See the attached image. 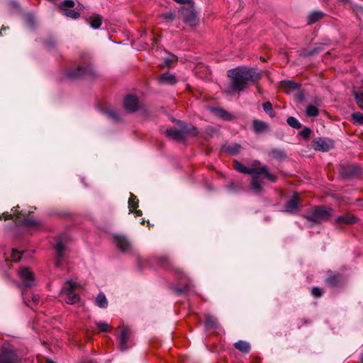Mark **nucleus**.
I'll return each mask as SVG.
<instances>
[{
    "label": "nucleus",
    "mask_w": 363,
    "mask_h": 363,
    "mask_svg": "<svg viewBox=\"0 0 363 363\" xmlns=\"http://www.w3.org/2000/svg\"><path fill=\"white\" fill-rule=\"evenodd\" d=\"M234 168L239 172L248 174L249 167H245L238 161L234 162Z\"/></svg>",
    "instance_id": "nucleus-42"
},
{
    "label": "nucleus",
    "mask_w": 363,
    "mask_h": 363,
    "mask_svg": "<svg viewBox=\"0 0 363 363\" xmlns=\"http://www.w3.org/2000/svg\"><path fill=\"white\" fill-rule=\"evenodd\" d=\"M239 188V185L235 184V182H231L229 185H228V189L231 191H235Z\"/></svg>",
    "instance_id": "nucleus-56"
},
{
    "label": "nucleus",
    "mask_w": 363,
    "mask_h": 363,
    "mask_svg": "<svg viewBox=\"0 0 363 363\" xmlns=\"http://www.w3.org/2000/svg\"><path fill=\"white\" fill-rule=\"evenodd\" d=\"M234 347L236 350L245 354L249 353L251 349L250 343L243 340L235 342Z\"/></svg>",
    "instance_id": "nucleus-31"
},
{
    "label": "nucleus",
    "mask_w": 363,
    "mask_h": 363,
    "mask_svg": "<svg viewBox=\"0 0 363 363\" xmlns=\"http://www.w3.org/2000/svg\"><path fill=\"white\" fill-rule=\"evenodd\" d=\"M55 249L56 250L55 265L57 267H60L62 266L64 260L65 245L61 240L58 239L55 246Z\"/></svg>",
    "instance_id": "nucleus-18"
},
{
    "label": "nucleus",
    "mask_w": 363,
    "mask_h": 363,
    "mask_svg": "<svg viewBox=\"0 0 363 363\" xmlns=\"http://www.w3.org/2000/svg\"><path fill=\"white\" fill-rule=\"evenodd\" d=\"M340 1L344 3V4H347L349 2V0H339Z\"/></svg>",
    "instance_id": "nucleus-61"
},
{
    "label": "nucleus",
    "mask_w": 363,
    "mask_h": 363,
    "mask_svg": "<svg viewBox=\"0 0 363 363\" xmlns=\"http://www.w3.org/2000/svg\"><path fill=\"white\" fill-rule=\"evenodd\" d=\"M262 108L271 118H274L276 116V113L274 111L272 104L270 101L264 102L262 104Z\"/></svg>",
    "instance_id": "nucleus-37"
},
{
    "label": "nucleus",
    "mask_w": 363,
    "mask_h": 363,
    "mask_svg": "<svg viewBox=\"0 0 363 363\" xmlns=\"http://www.w3.org/2000/svg\"><path fill=\"white\" fill-rule=\"evenodd\" d=\"M354 96L359 108L363 110V91L354 92Z\"/></svg>",
    "instance_id": "nucleus-44"
},
{
    "label": "nucleus",
    "mask_w": 363,
    "mask_h": 363,
    "mask_svg": "<svg viewBox=\"0 0 363 363\" xmlns=\"http://www.w3.org/2000/svg\"><path fill=\"white\" fill-rule=\"evenodd\" d=\"M75 2L73 0H64L60 5V9L66 16L77 19L80 16V13L73 9Z\"/></svg>",
    "instance_id": "nucleus-12"
},
{
    "label": "nucleus",
    "mask_w": 363,
    "mask_h": 363,
    "mask_svg": "<svg viewBox=\"0 0 363 363\" xmlns=\"http://www.w3.org/2000/svg\"><path fill=\"white\" fill-rule=\"evenodd\" d=\"M43 44L48 50H50L57 47V41L54 36L51 35L43 41Z\"/></svg>",
    "instance_id": "nucleus-34"
},
{
    "label": "nucleus",
    "mask_w": 363,
    "mask_h": 363,
    "mask_svg": "<svg viewBox=\"0 0 363 363\" xmlns=\"http://www.w3.org/2000/svg\"><path fill=\"white\" fill-rule=\"evenodd\" d=\"M100 76L99 72L90 62L69 67L65 70V77L70 80L94 79Z\"/></svg>",
    "instance_id": "nucleus-2"
},
{
    "label": "nucleus",
    "mask_w": 363,
    "mask_h": 363,
    "mask_svg": "<svg viewBox=\"0 0 363 363\" xmlns=\"http://www.w3.org/2000/svg\"><path fill=\"white\" fill-rule=\"evenodd\" d=\"M204 326L206 330H215L218 326V321L213 316L206 315L205 316Z\"/></svg>",
    "instance_id": "nucleus-30"
},
{
    "label": "nucleus",
    "mask_w": 363,
    "mask_h": 363,
    "mask_svg": "<svg viewBox=\"0 0 363 363\" xmlns=\"http://www.w3.org/2000/svg\"><path fill=\"white\" fill-rule=\"evenodd\" d=\"M166 136L169 139L178 141H183L186 139V136L182 130L169 128L166 130Z\"/></svg>",
    "instance_id": "nucleus-23"
},
{
    "label": "nucleus",
    "mask_w": 363,
    "mask_h": 363,
    "mask_svg": "<svg viewBox=\"0 0 363 363\" xmlns=\"http://www.w3.org/2000/svg\"><path fill=\"white\" fill-rule=\"evenodd\" d=\"M252 130L255 134H262L267 133L270 129V125L267 122L255 119L252 123Z\"/></svg>",
    "instance_id": "nucleus-19"
},
{
    "label": "nucleus",
    "mask_w": 363,
    "mask_h": 363,
    "mask_svg": "<svg viewBox=\"0 0 363 363\" xmlns=\"http://www.w3.org/2000/svg\"><path fill=\"white\" fill-rule=\"evenodd\" d=\"M306 113L309 117H316L319 114V110L313 105H308L306 108Z\"/></svg>",
    "instance_id": "nucleus-39"
},
{
    "label": "nucleus",
    "mask_w": 363,
    "mask_h": 363,
    "mask_svg": "<svg viewBox=\"0 0 363 363\" xmlns=\"http://www.w3.org/2000/svg\"><path fill=\"white\" fill-rule=\"evenodd\" d=\"M321 50L320 47H315L310 50H303L301 51V56L303 57H308L317 55Z\"/></svg>",
    "instance_id": "nucleus-38"
},
{
    "label": "nucleus",
    "mask_w": 363,
    "mask_h": 363,
    "mask_svg": "<svg viewBox=\"0 0 363 363\" xmlns=\"http://www.w3.org/2000/svg\"><path fill=\"white\" fill-rule=\"evenodd\" d=\"M173 1L176 3L181 4H187V6L192 5L194 4L192 0H173Z\"/></svg>",
    "instance_id": "nucleus-55"
},
{
    "label": "nucleus",
    "mask_w": 363,
    "mask_h": 363,
    "mask_svg": "<svg viewBox=\"0 0 363 363\" xmlns=\"http://www.w3.org/2000/svg\"><path fill=\"white\" fill-rule=\"evenodd\" d=\"M96 325L101 332H108L111 329V327L105 322H96Z\"/></svg>",
    "instance_id": "nucleus-47"
},
{
    "label": "nucleus",
    "mask_w": 363,
    "mask_h": 363,
    "mask_svg": "<svg viewBox=\"0 0 363 363\" xmlns=\"http://www.w3.org/2000/svg\"><path fill=\"white\" fill-rule=\"evenodd\" d=\"M248 174L252 175V178H253V177H259V175H264L265 178L272 182H276L277 180V177L270 173L266 165L249 168Z\"/></svg>",
    "instance_id": "nucleus-13"
},
{
    "label": "nucleus",
    "mask_w": 363,
    "mask_h": 363,
    "mask_svg": "<svg viewBox=\"0 0 363 363\" xmlns=\"http://www.w3.org/2000/svg\"><path fill=\"white\" fill-rule=\"evenodd\" d=\"M26 22L30 26H35V20L32 15L28 14L26 16Z\"/></svg>",
    "instance_id": "nucleus-54"
},
{
    "label": "nucleus",
    "mask_w": 363,
    "mask_h": 363,
    "mask_svg": "<svg viewBox=\"0 0 363 363\" xmlns=\"http://www.w3.org/2000/svg\"><path fill=\"white\" fill-rule=\"evenodd\" d=\"M250 188L256 194H260L262 191V186L258 177H253L250 183Z\"/></svg>",
    "instance_id": "nucleus-32"
},
{
    "label": "nucleus",
    "mask_w": 363,
    "mask_h": 363,
    "mask_svg": "<svg viewBox=\"0 0 363 363\" xmlns=\"http://www.w3.org/2000/svg\"><path fill=\"white\" fill-rule=\"evenodd\" d=\"M154 262L161 268H163L177 275L185 276L184 270L181 267L177 266L168 257H156L154 258Z\"/></svg>",
    "instance_id": "nucleus-8"
},
{
    "label": "nucleus",
    "mask_w": 363,
    "mask_h": 363,
    "mask_svg": "<svg viewBox=\"0 0 363 363\" xmlns=\"http://www.w3.org/2000/svg\"><path fill=\"white\" fill-rule=\"evenodd\" d=\"M18 276L22 281L21 284H17L19 288H31L35 286V276L28 267H21Z\"/></svg>",
    "instance_id": "nucleus-10"
},
{
    "label": "nucleus",
    "mask_w": 363,
    "mask_h": 363,
    "mask_svg": "<svg viewBox=\"0 0 363 363\" xmlns=\"http://www.w3.org/2000/svg\"><path fill=\"white\" fill-rule=\"evenodd\" d=\"M87 22L90 24L94 29H98L101 27L103 21V17L97 13L92 14L89 18Z\"/></svg>",
    "instance_id": "nucleus-29"
},
{
    "label": "nucleus",
    "mask_w": 363,
    "mask_h": 363,
    "mask_svg": "<svg viewBox=\"0 0 363 363\" xmlns=\"http://www.w3.org/2000/svg\"><path fill=\"white\" fill-rule=\"evenodd\" d=\"M14 215L16 216V219H17V220H18L21 218V214L18 213L17 209H15L13 214L9 213H4L1 216H0V219L2 217H4L5 220L13 219Z\"/></svg>",
    "instance_id": "nucleus-46"
},
{
    "label": "nucleus",
    "mask_w": 363,
    "mask_h": 363,
    "mask_svg": "<svg viewBox=\"0 0 363 363\" xmlns=\"http://www.w3.org/2000/svg\"><path fill=\"white\" fill-rule=\"evenodd\" d=\"M177 61V57L175 55H172L170 57H167L164 59V64L167 67H171L173 62Z\"/></svg>",
    "instance_id": "nucleus-51"
},
{
    "label": "nucleus",
    "mask_w": 363,
    "mask_h": 363,
    "mask_svg": "<svg viewBox=\"0 0 363 363\" xmlns=\"http://www.w3.org/2000/svg\"><path fill=\"white\" fill-rule=\"evenodd\" d=\"M133 333L127 326H123L120 335L118 336V346L121 351H125L131 347L133 342Z\"/></svg>",
    "instance_id": "nucleus-9"
},
{
    "label": "nucleus",
    "mask_w": 363,
    "mask_h": 363,
    "mask_svg": "<svg viewBox=\"0 0 363 363\" xmlns=\"http://www.w3.org/2000/svg\"><path fill=\"white\" fill-rule=\"evenodd\" d=\"M241 149V145L237 143L231 145H223L221 147L222 151L226 152L227 154L231 156H235L238 155Z\"/></svg>",
    "instance_id": "nucleus-24"
},
{
    "label": "nucleus",
    "mask_w": 363,
    "mask_h": 363,
    "mask_svg": "<svg viewBox=\"0 0 363 363\" xmlns=\"http://www.w3.org/2000/svg\"><path fill=\"white\" fill-rule=\"evenodd\" d=\"M160 16L165 22H172L176 18V13L169 11V12H167V13L161 14Z\"/></svg>",
    "instance_id": "nucleus-43"
},
{
    "label": "nucleus",
    "mask_w": 363,
    "mask_h": 363,
    "mask_svg": "<svg viewBox=\"0 0 363 363\" xmlns=\"http://www.w3.org/2000/svg\"><path fill=\"white\" fill-rule=\"evenodd\" d=\"M334 146V141L327 138H317L313 141V148L318 151L328 152Z\"/></svg>",
    "instance_id": "nucleus-15"
},
{
    "label": "nucleus",
    "mask_w": 363,
    "mask_h": 363,
    "mask_svg": "<svg viewBox=\"0 0 363 363\" xmlns=\"http://www.w3.org/2000/svg\"><path fill=\"white\" fill-rule=\"evenodd\" d=\"M295 99L297 102H302L305 99V95L302 91H298L295 94Z\"/></svg>",
    "instance_id": "nucleus-52"
},
{
    "label": "nucleus",
    "mask_w": 363,
    "mask_h": 363,
    "mask_svg": "<svg viewBox=\"0 0 363 363\" xmlns=\"http://www.w3.org/2000/svg\"><path fill=\"white\" fill-rule=\"evenodd\" d=\"M359 220V219L357 216L350 213H347L336 217L333 221V225H335L337 228L342 229L345 225L355 224L358 223Z\"/></svg>",
    "instance_id": "nucleus-11"
},
{
    "label": "nucleus",
    "mask_w": 363,
    "mask_h": 363,
    "mask_svg": "<svg viewBox=\"0 0 363 363\" xmlns=\"http://www.w3.org/2000/svg\"><path fill=\"white\" fill-rule=\"evenodd\" d=\"M181 278H185L186 281L183 286H174L173 291L177 295L186 294L194 286L191 280L186 276L179 275Z\"/></svg>",
    "instance_id": "nucleus-20"
},
{
    "label": "nucleus",
    "mask_w": 363,
    "mask_h": 363,
    "mask_svg": "<svg viewBox=\"0 0 363 363\" xmlns=\"http://www.w3.org/2000/svg\"><path fill=\"white\" fill-rule=\"evenodd\" d=\"M312 133V130L311 128L308 127H305L300 133L299 135L306 140H308L310 138V136Z\"/></svg>",
    "instance_id": "nucleus-48"
},
{
    "label": "nucleus",
    "mask_w": 363,
    "mask_h": 363,
    "mask_svg": "<svg viewBox=\"0 0 363 363\" xmlns=\"http://www.w3.org/2000/svg\"><path fill=\"white\" fill-rule=\"evenodd\" d=\"M299 196L295 192L292 197L286 203V211L292 213L298 208Z\"/></svg>",
    "instance_id": "nucleus-22"
},
{
    "label": "nucleus",
    "mask_w": 363,
    "mask_h": 363,
    "mask_svg": "<svg viewBox=\"0 0 363 363\" xmlns=\"http://www.w3.org/2000/svg\"><path fill=\"white\" fill-rule=\"evenodd\" d=\"M325 16V13L321 11H313L307 16V24L312 25L320 20Z\"/></svg>",
    "instance_id": "nucleus-28"
},
{
    "label": "nucleus",
    "mask_w": 363,
    "mask_h": 363,
    "mask_svg": "<svg viewBox=\"0 0 363 363\" xmlns=\"http://www.w3.org/2000/svg\"><path fill=\"white\" fill-rule=\"evenodd\" d=\"M77 288V284L72 281L68 280L65 282V285L61 289V296H65L64 301L67 304H74L80 301V297L78 294H74V291Z\"/></svg>",
    "instance_id": "nucleus-6"
},
{
    "label": "nucleus",
    "mask_w": 363,
    "mask_h": 363,
    "mask_svg": "<svg viewBox=\"0 0 363 363\" xmlns=\"http://www.w3.org/2000/svg\"><path fill=\"white\" fill-rule=\"evenodd\" d=\"M287 124L293 128L300 129L301 128V123L294 116H289L286 119Z\"/></svg>",
    "instance_id": "nucleus-40"
},
{
    "label": "nucleus",
    "mask_w": 363,
    "mask_h": 363,
    "mask_svg": "<svg viewBox=\"0 0 363 363\" xmlns=\"http://www.w3.org/2000/svg\"><path fill=\"white\" fill-rule=\"evenodd\" d=\"M311 294L315 298H320L323 294V290L319 286H313L311 289Z\"/></svg>",
    "instance_id": "nucleus-49"
},
{
    "label": "nucleus",
    "mask_w": 363,
    "mask_h": 363,
    "mask_svg": "<svg viewBox=\"0 0 363 363\" xmlns=\"http://www.w3.org/2000/svg\"><path fill=\"white\" fill-rule=\"evenodd\" d=\"M11 257H12L13 261L15 262L20 261L21 257L20 252L17 250H13Z\"/></svg>",
    "instance_id": "nucleus-53"
},
{
    "label": "nucleus",
    "mask_w": 363,
    "mask_h": 363,
    "mask_svg": "<svg viewBox=\"0 0 363 363\" xmlns=\"http://www.w3.org/2000/svg\"><path fill=\"white\" fill-rule=\"evenodd\" d=\"M96 305L102 308H105L108 306V301L106 296L103 293H100L96 299Z\"/></svg>",
    "instance_id": "nucleus-36"
},
{
    "label": "nucleus",
    "mask_w": 363,
    "mask_h": 363,
    "mask_svg": "<svg viewBox=\"0 0 363 363\" xmlns=\"http://www.w3.org/2000/svg\"><path fill=\"white\" fill-rule=\"evenodd\" d=\"M339 172L342 178L350 179L360 177L363 174V169L356 163L342 164Z\"/></svg>",
    "instance_id": "nucleus-5"
},
{
    "label": "nucleus",
    "mask_w": 363,
    "mask_h": 363,
    "mask_svg": "<svg viewBox=\"0 0 363 363\" xmlns=\"http://www.w3.org/2000/svg\"><path fill=\"white\" fill-rule=\"evenodd\" d=\"M216 114L220 118H222L227 121H230L233 118V116L230 113L226 111L223 108H217L216 110Z\"/></svg>",
    "instance_id": "nucleus-33"
},
{
    "label": "nucleus",
    "mask_w": 363,
    "mask_h": 363,
    "mask_svg": "<svg viewBox=\"0 0 363 363\" xmlns=\"http://www.w3.org/2000/svg\"><path fill=\"white\" fill-rule=\"evenodd\" d=\"M285 84H286V86L290 90H296L299 88V86L296 83H295L292 81L285 82Z\"/></svg>",
    "instance_id": "nucleus-50"
},
{
    "label": "nucleus",
    "mask_w": 363,
    "mask_h": 363,
    "mask_svg": "<svg viewBox=\"0 0 363 363\" xmlns=\"http://www.w3.org/2000/svg\"><path fill=\"white\" fill-rule=\"evenodd\" d=\"M15 223L16 225H23L26 227L40 228L41 226V223L39 221L30 218L21 219L20 218L18 220L16 219Z\"/></svg>",
    "instance_id": "nucleus-26"
},
{
    "label": "nucleus",
    "mask_w": 363,
    "mask_h": 363,
    "mask_svg": "<svg viewBox=\"0 0 363 363\" xmlns=\"http://www.w3.org/2000/svg\"><path fill=\"white\" fill-rule=\"evenodd\" d=\"M23 301H24L25 304L28 306V303L24 297H23Z\"/></svg>",
    "instance_id": "nucleus-62"
},
{
    "label": "nucleus",
    "mask_w": 363,
    "mask_h": 363,
    "mask_svg": "<svg viewBox=\"0 0 363 363\" xmlns=\"http://www.w3.org/2000/svg\"><path fill=\"white\" fill-rule=\"evenodd\" d=\"M22 356L13 347H3L0 350V363H21Z\"/></svg>",
    "instance_id": "nucleus-7"
},
{
    "label": "nucleus",
    "mask_w": 363,
    "mask_h": 363,
    "mask_svg": "<svg viewBox=\"0 0 363 363\" xmlns=\"http://www.w3.org/2000/svg\"><path fill=\"white\" fill-rule=\"evenodd\" d=\"M138 199L135 195L130 193V198L128 200V208L130 212H133L134 209H136L138 207Z\"/></svg>",
    "instance_id": "nucleus-35"
},
{
    "label": "nucleus",
    "mask_w": 363,
    "mask_h": 363,
    "mask_svg": "<svg viewBox=\"0 0 363 363\" xmlns=\"http://www.w3.org/2000/svg\"><path fill=\"white\" fill-rule=\"evenodd\" d=\"M352 118L354 123L363 125V114L360 112H354L352 114Z\"/></svg>",
    "instance_id": "nucleus-45"
},
{
    "label": "nucleus",
    "mask_w": 363,
    "mask_h": 363,
    "mask_svg": "<svg viewBox=\"0 0 363 363\" xmlns=\"http://www.w3.org/2000/svg\"><path fill=\"white\" fill-rule=\"evenodd\" d=\"M158 82L161 84L174 85L177 80L174 74L164 73L159 77Z\"/></svg>",
    "instance_id": "nucleus-25"
},
{
    "label": "nucleus",
    "mask_w": 363,
    "mask_h": 363,
    "mask_svg": "<svg viewBox=\"0 0 363 363\" xmlns=\"http://www.w3.org/2000/svg\"><path fill=\"white\" fill-rule=\"evenodd\" d=\"M106 116L115 122L121 121V118L116 110L111 109L105 111Z\"/></svg>",
    "instance_id": "nucleus-41"
},
{
    "label": "nucleus",
    "mask_w": 363,
    "mask_h": 363,
    "mask_svg": "<svg viewBox=\"0 0 363 363\" xmlns=\"http://www.w3.org/2000/svg\"><path fill=\"white\" fill-rule=\"evenodd\" d=\"M46 363H55V362H53L52 360H51V359H46Z\"/></svg>",
    "instance_id": "nucleus-60"
},
{
    "label": "nucleus",
    "mask_w": 363,
    "mask_h": 363,
    "mask_svg": "<svg viewBox=\"0 0 363 363\" xmlns=\"http://www.w3.org/2000/svg\"><path fill=\"white\" fill-rule=\"evenodd\" d=\"M362 85H363V80L362 81Z\"/></svg>",
    "instance_id": "nucleus-64"
},
{
    "label": "nucleus",
    "mask_w": 363,
    "mask_h": 363,
    "mask_svg": "<svg viewBox=\"0 0 363 363\" xmlns=\"http://www.w3.org/2000/svg\"><path fill=\"white\" fill-rule=\"evenodd\" d=\"M113 239L118 249L123 253L131 252V242L128 238L123 235H114Z\"/></svg>",
    "instance_id": "nucleus-16"
},
{
    "label": "nucleus",
    "mask_w": 363,
    "mask_h": 363,
    "mask_svg": "<svg viewBox=\"0 0 363 363\" xmlns=\"http://www.w3.org/2000/svg\"><path fill=\"white\" fill-rule=\"evenodd\" d=\"M179 13L182 16L183 21L191 27H195L199 23V18L195 9L194 4L182 6L179 9Z\"/></svg>",
    "instance_id": "nucleus-4"
},
{
    "label": "nucleus",
    "mask_w": 363,
    "mask_h": 363,
    "mask_svg": "<svg viewBox=\"0 0 363 363\" xmlns=\"http://www.w3.org/2000/svg\"><path fill=\"white\" fill-rule=\"evenodd\" d=\"M178 125L182 128V131L184 135H189L192 137L197 136L199 135V130L197 128L190 123H186L183 121H179Z\"/></svg>",
    "instance_id": "nucleus-21"
},
{
    "label": "nucleus",
    "mask_w": 363,
    "mask_h": 363,
    "mask_svg": "<svg viewBox=\"0 0 363 363\" xmlns=\"http://www.w3.org/2000/svg\"><path fill=\"white\" fill-rule=\"evenodd\" d=\"M325 284L330 288L342 287L345 284V278L340 273H330L325 279Z\"/></svg>",
    "instance_id": "nucleus-14"
},
{
    "label": "nucleus",
    "mask_w": 363,
    "mask_h": 363,
    "mask_svg": "<svg viewBox=\"0 0 363 363\" xmlns=\"http://www.w3.org/2000/svg\"><path fill=\"white\" fill-rule=\"evenodd\" d=\"M59 216H62V217H67V216H69V213H67V212H64V213H59Z\"/></svg>",
    "instance_id": "nucleus-59"
},
{
    "label": "nucleus",
    "mask_w": 363,
    "mask_h": 363,
    "mask_svg": "<svg viewBox=\"0 0 363 363\" xmlns=\"http://www.w3.org/2000/svg\"><path fill=\"white\" fill-rule=\"evenodd\" d=\"M257 91L259 93H261V89H260V87L257 86Z\"/></svg>",
    "instance_id": "nucleus-63"
},
{
    "label": "nucleus",
    "mask_w": 363,
    "mask_h": 363,
    "mask_svg": "<svg viewBox=\"0 0 363 363\" xmlns=\"http://www.w3.org/2000/svg\"><path fill=\"white\" fill-rule=\"evenodd\" d=\"M136 216H141L143 215L142 211L134 209L133 212Z\"/></svg>",
    "instance_id": "nucleus-57"
},
{
    "label": "nucleus",
    "mask_w": 363,
    "mask_h": 363,
    "mask_svg": "<svg viewBox=\"0 0 363 363\" xmlns=\"http://www.w3.org/2000/svg\"><path fill=\"white\" fill-rule=\"evenodd\" d=\"M268 155L277 160L282 161L286 159L287 155L284 150L273 148L268 152Z\"/></svg>",
    "instance_id": "nucleus-27"
},
{
    "label": "nucleus",
    "mask_w": 363,
    "mask_h": 363,
    "mask_svg": "<svg viewBox=\"0 0 363 363\" xmlns=\"http://www.w3.org/2000/svg\"><path fill=\"white\" fill-rule=\"evenodd\" d=\"M123 106L128 113H135L139 108V101L134 95H127L123 101Z\"/></svg>",
    "instance_id": "nucleus-17"
},
{
    "label": "nucleus",
    "mask_w": 363,
    "mask_h": 363,
    "mask_svg": "<svg viewBox=\"0 0 363 363\" xmlns=\"http://www.w3.org/2000/svg\"><path fill=\"white\" fill-rule=\"evenodd\" d=\"M334 210L325 205L315 206L309 211L308 215L303 216V218L311 221L314 225H318L322 222L330 220L333 216Z\"/></svg>",
    "instance_id": "nucleus-3"
},
{
    "label": "nucleus",
    "mask_w": 363,
    "mask_h": 363,
    "mask_svg": "<svg viewBox=\"0 0 363 363\" xmlns=\"http://www.w3.org/2000/svg\"><path fill=\"white\" fill-rule=\"evenodd\" d=\"M230 81L225 93L232 96L244 91L250 84L257 85L262 77V72L256 68L238 67L227 72Z\"/></svg>",
    "instance_id": "nucleus-1"
},
{
    "label": "nucleus",
    "mask_w": 363,
    "mask_h": 363,
    "mask_svg": "<svg viewBox=\"0 0 363 363\" xmlns=\"http://www.w3.org/2000/svg\"><path fill=\"white\" fill-rule=\"evenodd\" d=\"M32 298H33V301L34 303H38V301L39 300V297L38 296H36V295H34V294H33Z\"/></svg>",
    "instance_id": "nucleus-58"
}]
</instances>
